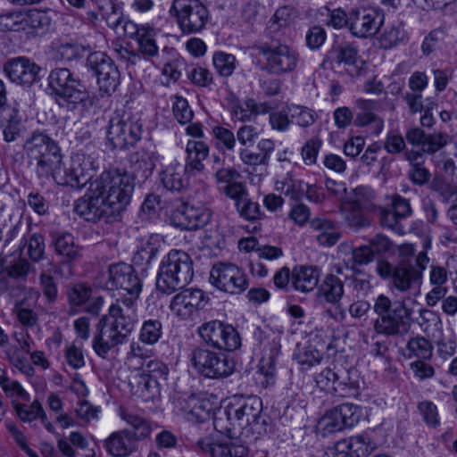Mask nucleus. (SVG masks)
<instances>
[{
	"label": "nucleus",
	"mask_w": 457,
	"mask_h": 457,
	"mask_svg": "<svg viewBox=\"0 0 457 457\" xmlns=\"http://www.w3.org/2000/svg\"><path fill=\"white\" fill-rule=\"evenodd\" d=\"M105 287L121 292L109 307L108 314L97 324L98 333L94 337L93 349L102 358H105L112 348L127 342L131 334L143 283L132 265L118 262L109 266Z\"/></svg>",
	"instance_id": "obj_1"
},
{
	"label": "nucleus",
	"mask_w": 457,
	"mask_h": 457,
	"mask_svg": "<svg viewBox=\"0 0 457 457\" xmlns=\"http://www.w3.org/2000/svg\"><path fill=\"white\" fill-rule=\"evenodd\" d=\"M377 319L373 329L378 335L399 337L405 336L411 327L412 310L404 302L392 303L391 299L381 294L373 303Z\"/></svg>",
	"instance_id": "obj_2"
},
{
	"label": "nucleus",
	"mask_w": 457,
	"mask_h": 457,
	"mask_svg": "<svg viewBox=\"0 0 457 457\" xmlns=\"http://www.w3.org/2000/svg\"><path fill=\"white\" fill-rule=\"evenodd\" d=\"M92 183L95 192L101 194L120 217L130 203L135 188V176L125 169L110 168L103 171Z\"/></svg>",
	"instance_id": "obj_3"
},
{
	"label": "nucleus",
	"mask_w": 457,
	"mask_h": 457,
	"mask_svg": "<svg viewBox=\"0 0 457 457\" xmlns=\"http://www.w3.org/2000/svg\"><path fill=\"white\" fill-rule=\"evenodd\" d=\"M194 263L190 255L181 250H171L162 260L156 277V288L170 295L184 288L194 277Z\"/></svg>",
	"instance_id": "obj_4"
},
{
	"label": "nucleus",
	"mask_w": 457,
	"mask_h": 457,
	"mask_svg": "<svg viewBox=\"0 0 457 457\" xmlns=\"http://www.w3.org/2000/svg\"><path fill=\"white\" fill-rule=\"evenodd\" d=\"M236 403H230L225 414L227 420L235 428H247L257 436L264 435L270 428V419L262 413V401L259 396L250 395L246 398L234 399Z\"/></svg>",
	"instance_id": "obj_5"
},
{
	"label": "nucleus",
	"mask_w": 457,
	"mask_h": 457,
	"mask_svg": "<svg viewBox=\"0 0 457 457\" xmlns=\"http://www.w3.org/2000/svg\"><path fill=\"white\" fill-rule=\"evenodd\" d=\"M120 416L134 431H116L104 440V448L113 457H127L131 454L137 449V442L146 438L152 431L150 423L134 412L121 410Z\"/></svg>",
	"instance_id": "obj_6"
},
{
	"label": "nucleus",
	"mask_w": 457,
	"mask_h": 457,
	"mask_svg": "<svg viewBox=\"0 0 457 457\" xmlns=\"http://www.w3.org/2000/svg\"><path fill=\"white\" fill-rule=\"evenodd\" d=\"M48 87L56 103L68 110L85 106L89 101L86 87L66 68L54 69L50 72Z\"/></svg>",
	"instance_id": "obj_7"
},
{
	"label": "nucleus",
	"mask_w": 457,
	"mask_h": 457,
	"mask_svg": "<svg viewBox=\"0 0 457 457\" xmlns=\"http://www.w3.org/2000/svg\"><path fill=\"white\" fill-rule=\"evenodd\" d=\"M107 23L116 33H122L126 37L135 40L138 53L145 57H154L159 53L157 37L159 31L150 24H137L122 15L114 19L107 17Z\"/></svg>",
	"instance_id": "obj_8"
},
{
	"label": "nucleus",
	"mask_w": 457,
	"mask_h": 457,
	"mask_svg": "<svg viewBox=\"0 0 457 457\" xmlns=\"http://www.w3.org/2000/svg\"><path fill=\"white\" fill-rule=\"evenodd\" d=\"M253 48L265 58L266 70L270 74L283 75L297 68L299 53L278 39L260 42Z\"/></svg>",
	"instance_id": "obj_9"
},
{
	"label": "nucleus",
	"mask_w": 457,
	"mask_h": 457,
	"mask_svg": "<svg viewBox=\"0 0 457 457\" xmlns=\"http://www.w3.org/2000/svg\"><path fill=\"white\" fill-rule=\"evenodd\" d=\"M190 361L199 374L208 378H227L234 372L236 366L228 356L202 346L192 350Z\"/></svg>",
	"instance_id": "obj_10"
},
{
	"label": "nucleus",
	"mask_w": 457,
	"mask_h": 457,
	"mask_svg": "<svg viewBox=\"0 0 457 457\" xmlns=\"http://www.w3.org/2000/svg\"><path fill=\"white\" fill-rule=\"evenodd\" d=\"M185 35L201 32L210 19L207 7L199 0H174L170 10Z\"/></svg>",
	"instance_id": "obj_11"
},
{
	"label": "nucleus",
	"mask_w": 457,
	"mask_h": 457,
	"mask_svg": "<svg viewBox=\"0 0 457 457\" xmlns=\"http://www.w3.org/2000/svg\"><path fill=\"white\" fill-rule=\"evenodd\" d=\"M74 212L85 220L94 223L103 220L107 224H112L120 220V216L104 200V197L95 192L92 182L87 193L75 202Z\"/></svg>",
	"instance_id": "obj_12"
},
{
	"label": "nucleus",
	"mask_w": 457,
	"mask_h": 457,
	"mask_svg": "<svg viewBox=\"0 0 457 457\" xmlns=\"http://www.w3.org/2000/svg\"><path fill=\"white\" fill-rule=\"evenodd\" d=\"M143 124L129 114L116 113L109 120L107 140L112 149H126L141 139Z\"/></svg>",
	"instance_id": "obj_13"
},
{
	"label": "nucleus",
	"mask_w": 457,
	"mask_h": 457,
	"mask_svg": "<svg viewBox=\"0 0 457 457\" xmlns=\"http://www.w3.org/2000/svg\"><path fill=\"white\" fill-rule=\"evenodd\" d=\"M200 337L213 348L232 352L241 346V337L237 330L229 324L220 320H211L198 328Z\"/></svg>",
	"instance_id": "obj_14"
},
{
	"label": "nucleus",
	"mask_w": 457,
	"mask_h": 457,
	"mask_svg": "<svg viewBox=\"0 0 457 457\" xmlns=\"http://www.w3.org/2000/svg\"><path fill=\"white\" fill-rule=\"evenodd\" d=\"M210 283L220 291L238 295L248 287L244 270L231 262H218L210 271Z\"/></svg>",
	"instance_id": "obj_15"
},
{
	"label": "nucleus",
	"mask_w": 457,
	"mask_h": 457,
	"mask_svg": "<svg viewBox=\"0 0 457 457\" xmlns=\"http://www.w3.org/2000/svg\"><path fill=\"white\" fill-rule=\"evenodd\" d=\"M377 270L382 278L390 279L392 286L402 293L418 287L421 281V271L406 262H401L396 266L388 262H380Z\"/></svg>",
	"instance_id": "obj_16"
},
{
	"label": "nucleus",
	"mask_w": 457,
	"mask_h": 457,
	"mask_svg": "<svg viewBox=\"0 0 457 457\" xmlns=\"http://www.w3.org/2000/svg\"><path fill=\"white\" fill-rule=\"evenodd\" d=\"M87 66L97 78L101 91L111 95L120 84V71L114 62L103 52L91 53L87 58Z\"/></svg>",
	"instance_id": "obj_17"
},
{
	"label": "nucleus",
	"mask_w": 457,
	"mask_h": 457,
	"mask_svg": "<svg viewBox=\"0 0 457 457\" xmlns=\"http://www.w3.org/2000/svg\"><path fill=\"white\" fill-rule=\"evenodd\" d=\"M361 408L353 403H343L328 411L319 426L325 433L341 431L354 427L361 419Z\"/></svg>",
	"instance_id": "obj_18"
},
{
	"label": "nucleus",
	"mask_w": 457,
	"mask_h": 457,
	"mask_svg": "<svg viewBox=\"0 0 457 457\" xmlns=\"http://www.w3.org/2000/svg\"><path fill=\"white\" fill-rule=\"evenodd\" d=\"M91 162L84 156H76L69 167L63 162L53 175L52 179L61 186L80 188L92 178Z\"/></svg>",
	"instance_id": "obj_19"
},
{
	"label": "nucleus",
	"mask_w": 457,
	"mask_h": 457,
	"mask_svg": "<svg viewBox=\"0 0 457 457\" xmlns=\"http://www.w3.org/2000/svg\"><path fill=\"white\" fill-rule=\"evenodd\" d=\"M170 218L172 224L177 228L196 230L210 221L211 213L202 205L182 203L171 212Z\"/></svg>",
	"instance_id": "obj_20"
},
{
	"label": "nucleus",
	"mask_w": 457,
	"mask_h": 457,
	"mask_svg": "<svg viewBox=\"0 0 457 457\" xmlns=\"http://www.w3.org/2000/svg\"><path fill=\"white\" fill-rule=\"evenodd\" d=\"M350 31L358 37L375 35L382 24V16L374 9L357 8L349 12Z\"/></svg>",
	"instance_id": "obj_21"
},
{
	"label": "nucleus",
	"mask_w": 457,
	"mask_h": 457,
	"mask_svg": "<svg viewBox=\"0 0 457 457\" xmlns=\"http://www.w3.org/2000/svg\"><path fill=\"white\" fill-rule=\"evenodd\" d=\"M355 118L353 124L356 127H370L374 135H378L384 129V120L377 112L380 103L378 100L359 98L355 101Z\"/></svg>",
	"instance_id": "obj_22"
},
{
	"label": "nucleus",
	"mask_w": 457,
	"mask_h": 457,
	"mask_svg": "<svg viewBox=\"0 0 457 457\" xmlns=\"http://www.w3.org/2000/svg\"><path fill=\"white\" fill-rule=\"evenodd\" d=\"M315 382L321 390L338 393L341 396L354 387L348 371L342 369L326 368L315 376Z\"/></svg>",
	"instance_id": "obj_23"
},
{
	"label": "nucleus",
	"mask_w": 457,
	"mask_h": 457,
	"mask_svg": "<svg viewBox=\"0 0 457 457\" xmlns=\"http://www.w3.org/2000/svg\"><path fill=\"white\" fill-rule=\"evenodd\" d=\"M4 71L12 81L29 87L37 80L40 68L25 57H17L6 62Z\"/></svg>",
	"instance_id": "obj_24"
},
{
	"label": "nucleus",
	"mask_w": 457,
	"mask_h": 457,
	"mask_svg": "<svg viewBox=\"0 0 457 457\" xmlns=\"http://www.w3.org/2000/svg\"><path fill=\"white\" fill-rule=\"evenodd\" d=\"M59 148L58 143L42 131H34L23 145L29 162L33 167L42 161L43 156Z\"/></svg>",
	"instance_id": "obj_25"
},
{
	"label": "nucleus",
	"mask_w": 457,
	"mask_h": 457,
	"mask_svg": "<svg viewBox=\"0 0 457 457\" xmlns=\"http://www.w3.org/2000/svg\"><path fill=\"white\" fill-rule=\"evenodd\" d=\"M197 445L212 457H246L248 454V447L238 441L220 442L204 437L198 440Z\"/></svg>",
	"instance_id": "obj_26"
},
{
	"label": "nucleus",
	"mask_w": 457,
	"mask_h": 457,
	"mask_svg": "<svg viewBox=\"0 0 457 457\" xmlns=\"http://www.w3.org/2000/svg\"><path fill=\"white\" fill-rule=\"evenodd\" d=\"M204 299V295L202 290L184 289L173 297L170 308L177 316L186 319L202 307Z\"/></svg>",
	"instance_id": "obj_27"
},
{
	"label": "nucleus",
	"mask_w": 457,
	"mask_h": 457,
	"mask_svg": "<svg viewBox=\"0 0 457 457\" xmlns=\"http://www.w3.org/2000/svg\"><path fill=\"white\" fill-rule=\"evenodd\" d=\"M274 150V142L270 139L262 138L257 143L255 147L250 146L242 148L239 156L245 165L267 167Z\"/></svg>",
	"instance_id": "obj_28"
},
{
	"label": "nucleus",
	"mask_w": 457,
	"mask_h": 457,
	"mask_svg": "<svg viewBox=\"0 0 457 457\" xmlns=\"http://www.w3.org/2000/svg\"><path fill=\"white\" fill-rule=\"evenodd\" d=\"M186 164L183 167L184 171L187 175H195L204 170V165L203 162L209 155L208 145L201 140H189L186 146Z\"/></svg>",
	"instance_id": "obj_29"
},
{
	"label": "nucleus",
	"mask_w": 457,
	"mask_h": 457,
	"mask_svg": "<svg viewBox=\"0 0 457 457\" xmlns=\"http://www.w3.org/2000/svg\"><path fill=\"white\" fill-rule=\"evenodd\" d=\"M320 270L313 266H296L292 270V287L301 293L312 291L319 284Z\"/></svg>",
	"instance_id": "obj_30"
},
{
	"label": "nucleus",
	"mask_w": 457,
	"mask_h": 457,
	"mask_svg": "<svg viewBox=\"0 0 457 457\" xmlns=\"http://www.w3.org/2000/svg\"><path fill=\"white\" fill-rule=\"evenodd\" d=\"M358 59L357 49L348 43L337 44L328 51L322 62V66L332 67L334 64L355 65Z\"/></svg>",
	"instance_id": "obj_31"
},
{
	"label": "nucleus",
	"mask_w": 457,
	"mask_h": 457,
	"mask_svg": "<svg viewBox=\"0 0 457 457\" xmlns=\"http://www.w3.org/2000/svg\"><path fill=\"white\" fill-rule=\"evenodd\" d=\"M157 160V154L145 147L134 151L129 157L130 168L133 172L140 173L145 179L148 178L153 173Z\"/></svg>",
	"instance_id": "obj_32"
},
{
	"label": "nucleus",
	"mask_w": 457,
	"mask_h": 457,
	"mask_svg": "<svg viewBox=\"0 0 457 457\" xmlns=\"http://www.w3.org/2000/svg\"><path fill=\"white\" fill-rule=\"evenodd\" d=\"M318 295L327 303H338L344 295V282L336 275H326L318 287Z\"/></svg>",
	"instance_id": "obj_33"
},
{
	"label": "nucleus",
	"mask_w": 457,
	"mask_h": 457,
	"mask_svg": "<svg viewBox=\"0 0 457 457\" xmlns=\"http://www.w3.org/2000/svg\"><path fill=\"white\" fill-rule=\"evenodd\" d=\"M184 174L187 173L184 171L181 164L179 162L170 163L161 172V180L166 189L180 192L187 185V181L184 178Z\"/></svg>",
	"instance_id": "obj_34"
},
{
	"label": "nucleus",
	"mask_w": 457,
	"mask_h": 457,
	"mask_svg": "<svg viewBox=\"0 0 457 457\" xmlns=\"http://www.w3.org/2000/svg\"><path fill=\"white\" fill-rule=\"evenodd\" d=\"M312 228L320 231L317 242L323 246H332L337 243L341 235L336 229L335 223L327 219L317 218L311 221Z\"/></svg>",
	"instance_id": "obj_35"
},
{
	"label": "nucleus",
	"mask_w": 457,
	"mask_h": 457,
	"mask_svg": "<svg viewBox=\"0 0 457 457\" xmlns=\"http://www.w3.org/2000/svg\"><path fill=\"white\" fill-rule=\"evenodd\" d=\"M374 190L366 186L357 187L353 190L352 204L353 208L357 211L374 212L377 210Z\"/></svg>",
	"instance_id": "obj_36"
},
{
	"label": "nucleus",
	"mask_w": 457,
	"mask_h": 457,
	"mask_svg": "<svg viewBox=\"0 0 457 457\" xmlns=\"http://www.w3.org/2000/svg\"><path fill=\"white\" fill-rule=\"evenodd\" d=\"M130 385L136 386V393L145 399L154 398L159 393V382L155 378L142 372L133 376Z\"/></svg>",
	"instance_id": "obj_37"
},
{
	"label": "nucleus",
	"mask_w": 457,
	"mask_h": 457,
	"mask_svg": "<svg viewBox=\"0 0 457 457\" xmlns=\"http://www.w3.org/2000/svg\"><path fill=\"white\" fill-rule=\"evenodd\" d=\"M62 162V154L59 148L43 156L42 161L34 167V170L39 178H52Z\"/></svg>",
	"instance_id": "obj_38"
},
{
	"label": "nucleus",
	"mask_w": 457,
	"mask_h": 457,
	"mask_svg": "<svg viewBox=\"0 0 457 457\" xmlns=\"http://www.w3.org/2000/svg\"><path fill=\"white\" fill-rule=\"evenodd\" d=\"M54 245L57 254L72 261L79 256V248L74 243V237L69 233L55 234Z\"/></svg>",
	"instance_id": "obj_39"
},
{
	"label": "nucleus",
	"mask_w": 457,
	"mask_h": 457,
	"mask_svg": "<svg viewBox=\"0 0 457 457\" xmlns=\"http://www.w3.org/2000/svg\"><path fill=\"white\" fill-rule=\"evenodd\" d=\"M350 451L356 457H367L377 448V443L368 434L349 438Z\"/></svg>",
	"instance_id": "obj_40"
},
{
	"label": "nucleus",
	"mask_w": 457,
	"mask_h": 457,
	"mask_svg": "<svg viewBox=\"0 0 457 457\" xmlns=\"http://www.w3.org/2000/svg\"><path fill=\"white\" fill-rule=\"evenodd\" d=\"M257 337L262 350L269 352L268 364H272L280 348L279 337L270 329H258Z\"/></svg>",
	"instance_id": "obj_41"
},
{
	"label": "nucleus",
	"mask_w": 457,
	"mask_h": 457,
	"mask_svg": "<svg viewBox=\"0 0 457 457\" xmlns=\"http://www.w3.org/2000/svg\"><path fill=\"white\" fill-rule=\"evenodd\" d=\"M162 334V325L159 320L149 319L143 322L139 333V340L146 345H154L159 341Z\"/></svg>",
	"instance_id": "obj_42"
},
{
	"label": "nucleus",
	"mask_w": 457,
	"mask_h": 457,
	"mask_svg": "<svg viewBox=\"0 0 457 457\" xmlns=\"http://www.w3.org/2000/svg\"><path fill=\"white\" fill-rule=\"evenodd\" d=\"M377 210L378 211L379 223L384 228L390 229L398 235L405 233L402 220L396 216L391 207L378 206Z\"/></svg>",
	"instance_id": "obj_43"
},
{
	"label": "nucleus",
	"mask_w": 457,
	"mask_h": 457,
	"mask_svg": "<svg viewBox=\"0 0 457 457\" xmlns=\"http://www.w3.org/2000/svg\"><path fill=\"white\" fill-rule=\"evenodd\" d=\"M212 62L218 74L225 78L231 76L237 67L235 55L221 51L214 53Z\"/></svg>",
	"instance_id": "obj_44"
},
{
	"label": "nucleus",
	"mask_w": 457,
	"mask_h": 457,
	"mask_svg": "<svg viewBox=\"0 0 457 457\" xmlns=\"http://www.w3.org/2000/svg\"><path fill=\"white\" fill-rule=\"evenodd\" d=\"M15 411L18 417L24 422H31L37 418L45 421L46 412L39 401L35 400L29 406L24 403H15Z\"/></svg>",
	"instance_id": "obj_45"
},
{
	"label": "nucleus",
	"mask_w": 457,
	"mask_h": 457,
	"mask_svg": "<svg viewBox=\"0 0 457 457\" xmlns=\"http://www.w3.org/2000/svg\"><path fill=\"white\" fill-rule=\"evenodd\" d=\"M25 14L21 11H11L0 14V31H18L24 29Z\"/></svg>",
	"instance_id": "obj_46"
},
{
	"label": "nucleus",
	"mask_w": 457,
	"mask_h": 457,
	"mask_svg": "<svg viewBox=\"0 0 457 457\" xmlns=\"http://www.w3.org/2000/svg\"><path fill=\"white\" fill-rule=\"evenodd\" d=\"M287 110L290 113L291 118L301 127L306 128L312 125L318 118L317 113L308 107L292 105L287 106Z\"/></svg>",
	"instance_id": "obj_47"
},
{
	"label": "nucleus",
	"mask_w": 457,
	"mask_h": 457,
	"mask_svg": "<svg viewBox=\"0 0 457 457\" xmlns=\"http://www.w3.org/2000/svg\"><path fill=\"white\" fill-rule=\"evenodd\" d=\"M157 253L158 248L154 244L146 242L143 244L134 253L132 257L133 265L145 269L156 257Z\"/></svg>",
	"instance_id": "obj_48"
},
{
	"label": "nucleus",
	"mask_w": 457,
	"mask_h": 457,
	"mask_svg": "<svg viewBox=\"0 0 457 457\" xmlns=\"http://www.w3.org/2000/svg\"><path fill=\"white\" fill-rule=\"evenodd\" d=\"M449 140L450 137L444 132L427 134L421 150L424 154L433 155L443 149Z\"/></svg>",
	"instance_id": "obj_49"
},
{
	"label": "nucleus",
	"mask_w": 457,
	"mask_h": 457,
	"mask_svg": "<svg viewBox=\"0 0 457 457\" xmlns=\"http://www.w3.org/2000/svg\"><path fill=\"white\" fill-rule=\"evenodd\" d=\"M178 403L180 406V410L187 415L185 418L189 421L202 422L207 418L198 417V411L201 410V404L193 395L188 396L187 399L179 398Z\"/></svg>",
	"instance_id": "obj_50"
},
{
	"label": "nucleus",
	"mask_w": 457,
	"mask_h": 457,
	"mask_svg": "<svg viewBox=\"0 0 457 457\" xmlns=\"http://www.w3.org/2000/svg\"><path fill=\"white\" fill-rule=\"evenodd\" d=\"M407 349L416 357L428 360L432 356L433 347L423 337H416L409 340Z\"/></svg>",
	"instance_id": "obj_51"
},
{
	"label": "nucleus",
	"mask_w": 457,
	"mask_h": 457,
	"mask_svg": "<svg viewBox=\"0 0 457 457\" xmlns=\"http://www.w3.org/2000/svg\"><path fill=\"white\" fill-rule=\"evenodd\" d=\"M236 207L239 212L240 216L244 217L245 220H256L261 218L262 212L259 204L252 201L248 195L237 200Z\"/></svg>",
	"instance_id": "obj_52"
},
{
	"label": "nucleus",
	"mask_w": 457,
	"mask_h": 457,
	"mask_svg": "<svg viewBox=\"0 0 457 457\" xmlns=\"http://www.w3.org/2000/svg\"><path fill=\"white\" fill-rule=\"evenodd\" d=\"M172 111L174 117L181 124L190 122L194 116L193 111L190 109L187 99L182 96H175Z\"/></svg>",
	"instance_id": "obj_53"
},
{
	"label": "nucleus",
	"mask_w": 457,
	"mask_h": 457,
	"mask_svg": "<svg viewBox=\"0 0 457 457\" xmlns=\"http://www.w3.org/2000/svg\"><path fill=\"white\" fill-rule=\"evenodd\" d=\"M418 410L427 425L434 428L439 425V414L434 403L430 401L420 402L418 404Z\"/></svg>",
	"instance_id": "obj_54"
},
{
	"label": "nucleus",
	"mask_w": 457,
	"mask_h": 457,
	"mask_svg": "<svg viewBox=\"0 0 457 457\" xmlns=\"http://www.w3.org/2000/svg\"><path fill=\"white\" fill-rule=\"evenodd\" d=\"M295 360L302 370H306L311 367L320 364L322 360V355L315 349H304L295 356Z\"/></svg>",
	"instance_id": "obj_55"
},
{
	"label": "nucleus",
	"mask_w": 457,
	"mask_h": 457,
	"mask_svg": "<svg viewBox=\"0 0 457 457\" xmlns=\"http://www.w3.org/2000/svg\"><path fill=\"white\" fill-rule=\"evenodd\" d=\"M28 245V255L33 262H38L42 259L45 253L44 237L40 234H33L29 237Z\"/></svg>",
	"instance_id": "obj_56"
},
{
	"label": "nucleus",
	"mask_w": 457,
	"mask_h": 457,
	"mask_svg": "<svg viewBox=\"0 0 457 457\" xmlns=\"http://www.w3.org/2000/svg\"><path fill=\"white\" fill-rule=\"evenodd\" d=\"M24 24L32 29H45L49 26L50 21L45 12L35 9L25 14Z\"/></svg>",
	"instance_id": "obj_57"
},
{
	"label": "nucleus",
	"mask_w": 457,
	"mask_h": 457,
	"mask_svg": "<svg viewBox=\"0 0 457 457\" xmlns=\"http://www.w3.org/2000/svg\"><path fill=\"white\" fill-rule=\"evenodd\" d=\"M39 280L41 289L47 301L49 303L55 302L58 296V289L54 277L46 272H42Z\"/></svg>",
	"instance_id": "obj_58"
},
{
	"label": "nucleus",
	"mask_w": 457,
	"mask_h": 457,
	"mask_svg": "<svg viewBox=\"0 0 457 457\" xmlns=\"http://www.w3.org/2000/svg\"><path fill=\"white\" fill-rule=\"evenodd\" d=\"M391 209L402 220L410 217L412 213L410 201L398 194L391 196Z\"/></svg>",
	"instance_id": "obj_59"
},
{
	"label": "nucleus",
	"mask_w": 457,
	"mask_h": 457,
	"mask_svg": "<svg viewBox=\"0 0 457 457\" xmlns=\"http://www.w3.org/2000/svg\"><path fill=\"white\" fill-rule=\"evenodd\" d=\"M404 37L402 29L396 27L386 29L380 36L379 43L385 49L392 48L401 42Z\"/></svg>",
	"instance_id": "obj_60"
},
{
	"label": "nucleus",
	"mask_w": 457,
	"mask_h": 457,
	"mask_svg": "<svg viewBox=\"0 0 457 457\" xmlns=\"http://www.w3.org/2000/svg\"><path fill=\"white\" fill-rule=\"evenodd\" d=\"M305 187L306 184L304 182L287 178L283 182L282 191L292 199L298 200L304 195Z\"/></svg>",
	"instance_id": "obj_61"
},
{
	"label": "nucleus",
	"mask_w": 457,
	"mask_h": 457,
	"mask_svg": "<svg viewBox=\"0 0 457 457\" xmlns=\"http://www.w3.org/2000/svg\"><path fill=\"white\" fill-rule=\"evenodd\" d=\"M407 176L412 184L420 187L428 184L431 179V173L424 164H416L410 168Z\"/></svg>",
	"instance_id": "obj_62"
},
{
	"label": "nucleus",
	"mask_w": 457,
	"mask_h": 457,
	"mask_svg": "<svg viewBox=\"0 0 457 457\" xmlns=\"http://www.w3.org/2000/svg\"><path fill=\"white\" fill-rule=\"evenodd\" d=\"M91 295V289L84 284H77L72 287L69 293V302L72 305L83 304Z\"/></svg>",
	"instance_id": "obj_63"
},
{
	"label": "nucleus",
	"mask_w": 457,
	"mask_h": 457,
	"mask_svg": "<svg viewBox=\"0 0 457 457\" xmlns=\"http://www.w3.org/2000/svg\"><path fill=\"white\" fill-rule=\"evenodd\" d=\"M188 79L199 87H208L213 80L212 73L201 66L193 68L188 73Z\"/></svg>",
	"instance_id": "obj_64"
}]
</instances>
